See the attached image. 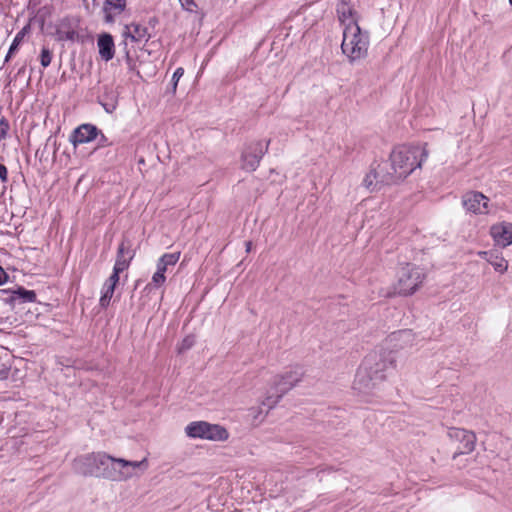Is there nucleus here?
I'll return each mask as SVG.
<instances>
[{
  "label": "nucleus",
  "mask_w": 512,
  "mask_h": 512,
  "mask_svg": "<svg viewBox=\"0 0 512 512\" xmlns=\"http://www.w3.org/2000/svg\"><path fill=\"white\" fill-rule=\"evenodd\" d=\"M8 124L5 122L0 123V140L4 139L7 135Z\"/></svg>",
  "instance_id": "obj_34"
},
{
  "label": "nucleus",
  "mask_w": 512,
  "mask_h": 512,
  "mask_svg": "<svg viewBox=\"0 0 512 512\" xmlns=\"http://www.w3.org/2000/svg\"><path fill=\"white\" fill-rule=\"evenodd\" d=\"M485 255L486 261L493 266L495 271L504 273L508 269V262L504 259L502 254L495 250L489 253H483Z\"/></svg>",
  "instance_id": "obj_19"
},
{
  "label": "nucleus",
  "mask_w": 512,
  "mask_h": 512,
  "mask_svg": "<svg viewBox=\"0 0 512 512\" xmlns=\"http://www.w3.org/2000/svg\"><path fill=\"white\" fill-rule=\"evenodd\" d=\"M481 198H482V201L485 200V202L482 203V207L487 208L488 198L485 195H483V194L481 195Z\"/></svg>",
  "instance_id": "obj_36"
},
{
  "label": "nucleus",
  "mask_w": 512,
  "mask_h": 512,
  "mask_svg": "<svg viewBox=\"0 0 512 512\" xmlns=\"http://www.w3.org/2000/svg\"><path fill=\"white\" fill-rule=\"evenodd\" d=\"M301 367H290L275 375L271 382L270 392L267 397V404L271 407L275 405L287 392L294 388L303 378Z\"/></svg>",
  "instance_id": "obj_4"
},
{
  "label": "nucleus",
  "mask_w": 512,
  "mask_h": 512,
  "mask_svg": "<svg viewBox=\"0 0 512 512\" xmlns=\"http://www.w3.org/2000/svg\"><path fill=\"white\" fill-rule=\"evenodd\" d=\"M7 278V275H6V272L4 271V269L0 266V285L3 284L5 282Z\"/></svg>",
  "instance_id": "obj_35"
},
{
  "label": "nucleus",
  "mask_w": 512,
  "mask_h": 512,
  "mask_svg": "<svg viewBox=\"0 0 512 512\" xmlns=\"http://www.w3.org/2000/svg\"><path fill=\"white\" fill-rule=\"evenodd\" d=\"M25 35V28L22 29L20 32H18L9 48V51L6 55L5 61H9L10 57L13 55V53L18 49V46L22 42Z\"/></svg>",
  "instance_id": "obj_25"
},
{
  "label": "nucleus",
  "mask_w": 512,
  "mask_h": 512,
  "mask_svg": "<svg viewBox=\"0 0 512 512\" xmlns=\"http://www.w3.org/2000/svg\"><path fill=\"white\" fill-rule=\"evenodd\" d=\"M427 144L415 146H400L395 148L390 155L392 172L381 177V181L395 183L406 178L428 158Z\"/></svg>",
  "instance_id": "obj_2"
},
{
  "label": "nucleus",
  "mask_w": 512,
  "mask_h": 512,
  "mask_svg": "<svg viewBox=\"0 0 512 512\" xmlns=\"http://www.w3.org/2000/svg\"><path fill=\"white\" fill-rule=\"evenodd\" d=\"M8 178V172L5 165L0 164V179L4 183L7 181Z\"/></svg>",
  "instance_id": "obj_33"
},
{
  "label": "nucleus",
  "mask_w": 512,
  "mask_h": 512,
  "mask_svg": "<svg viewBox=\"0 0 512 512\" xmlns=\"http://www.w3.org/2000/svg\"><path fill=\"white\" fill-rule=\"evenodd\" d=\"M114 291H115V286H113L112 284L104 283V285L102 287V291H101V297L99 300V304L101 307L106 308L109 306L110 301L113 297Z\"/></svg>",
  "instance_id": "obj_24"
},
{
  "label": "nucleus",
  "mask_w": 512,
  "mask_h": 512,
  "mask_svg": "<svg viewBox=\"0 0 512 512\" xmlns=\"http://www.w3.org/2000/svg\"><path fill=\"white\" fill-rule=\"evenodd\" d=\"M184 74V69L179 67L175 70L174 74H173V77H172V81H173V91L176 90V87H177V84H178V81L179 79L183 76Z\"/></svg>",
  "instance_id": "obj_30"
},
{
  "label": "nucleus",
  "mask_w": 512,
  "mask_h": 512,
  "mask_svg": "<svg viewBox=\"0 0 512 512\" xmlns=\"http://www.w3.org/2000/svg\"><path fill=\"white\" fill-rule=\"evenodd\" d=\"M123 37L125 40L130 39L133 42L147 41L150 37L146 27L131 23L126 25L123 30Z\"/></svg>",
  "instance_id": "obj_16"
},
{
  "label": "nucleus",
  "mask_w": 512,
  "mask_h": 512,
  "mask_svg": "<svg viewBox=\"0 0 512 512\" xmlns=\"http://www.w3.org/2000/svg\"><path fill=\"white\" fill-rule=\"evenodd\" d=\"M490 235L495 244L500 247L512 245V223L500 222L490 228Z\"/></svg>",
  "instance_id": "obj_13"
},
{
  "label": "nucleus",
  "mask_w": 512,
  "mask_h": 512,
  "mask_svg": "<svg viewBox=\"0 0 512 512\" xmlns=\"http://www.w3.org/2000/svg\"><path fill=\"white\" fill-rule=\"evenodd\" d=\"M449 438L458 443L459 454L470 453L474 450L476 444V435L470 431L461 428H451L448 432Z\"/></svg>",
  "instance_id": "obj_10"
},
{
  "label": "nucleus",
  "mask_w": 512,
  "mask_h": 512,
  "mask_svg": "<svg viewBox=\"0 0 512 512\" xmlns=\"http://www.w3.org/2000/svg\"><path fill=\"white\" fill-rule=\"evenodd\" d=\"M165 281V274L157 269L156 272L153 274L151 283L149 285H154V287H160L165 283Z\"/></svg>",
  "instance_id": "obj_27"
},
{
  "label": "nucleus",
  "mask_w": 512,
  "mask_h": 512,
  "mask_svg": "<svg viewBox=\"0 0 512 512\" xmlns=\"http://www.w3.org/2000/svg\"><path fill=\"white\" fill-rule=\"evenodd\" d=\"M396 365V357L379 345L362 360L353 381V389L362 394L372 393L385 381L386 371Z\"/></svg>",
  "instance_id": "obj_1"
},
{
  "label": "nucleus",
  "mask_w": 512,
  "mask_h": 512,
  "mask_svg": "<svg viewBox=\"0 0 512 512\" xmlns=\"http://www.w3.org/2000/svg\"><path fill=\"white\" fill-rule=\"evenodd\" d=\"M415 335L411 330H400L391 333L380 346L397 358V353L414 345Z\"/></svg>",
  "instance_id": "obj_8"
},
{
  "label": "nucleus",
  "mask_w": 512,
  "mask_h": 512,
  "mask_svg": "<svg viewBox=\"0 0 512 512\" xmlns=\"http://www.w3.org/2000/svg\"><path fill=\"white\" fill-rule=\"evenodd\" d=\"M109 462L110 455L104 452L89 453L78 457L74 461V468L82 475L101 477V471H104Z\"/></svg>",
  "instance_id": "obj_7"
},
{
  "label": "nucleus",
  "mask_w": 512,
  "mask_h": 512,
  "mask_svg": "<svg viewBox=\"0 0 512 512\" xmlns=\"http://www.w3.org/2000/svg\"><path fill=\"white\" fill-rule=\"evenodd\" d=\"M79 35L75 28L71 25L70 21L62 20L56 29V40L58 41H76Z\"/></svg>",
  "instance_id": "obj_18"
},
{
  "label": "nucleus",
  "mask_w": 512,
  "mask_h": 512,
  "mask_svg": "<svg viewBox=\"0 0 512 512\" xmlns=\"http://www.w3.org/2000/svg\"><path fill=\"white\" fill-rule=\"evenodd\" d=\"M509 3L512 5V0H509Z\"/></svg>",
  "instance_id": "obj_38"
},
{
  "label": "nucleus",
  "mask_w": 512,
  "mask_h": 512,
  "mask_svg": "<svg viewBox=\"0 0 512 512\" xmlns=\"http://www.w3.org/2000/svg\"><path fill=\"white\" fill-rule=\"evenodd\" d=\"M387 173L385 165H377L372 168L364 177L362 185L370 192H374L380 188L382 184H387L381 181V177Z\"/></svg>",
  "instance_id": "obj_14"
},
{
  "label": "nucleus",
  "mask_w": 512,
  "mask_h": 512,
  "mask_svg": "<svg viewBox=\"0 0 512 512\" xmlns=\"http://www.w3.org/2000/svg\"><path fill=\"white\" fill-rule=\"evenodd\" d=\"M479 194L475 192L466 193L463 196V206L467 212L477 214L480 206Z\"/></svg>",
  "instance_id": "obj_23"
},
{
  "label": "nucleus",
  "mask_w": 512,
  "mask_h": 512,
  "mask_svg": "<svg viewBox=\"0 0 512 512\" xmlns=\"http://www.w3.org/2000/svg\"><path fill=\"white\" fill-rule=\"evenodd\" d=\"M245 246H246V252H250L251 247H252V242L251 241H247L245 243Z\"/></svg>",
  "instance_id": "obj_37"
},
{
  "label": "nucleus",
  "mask_w": 512,
  "mask_h": 512,
  "mask_svg": "<svg viewBox=\"0 0 512 512\" xmlns=\"http://www.w3.org/2000/svg\"><path fill=\"white\" fill-rule=\"evenodd\" d=\"M368 36L363 33L358 23H351L343 28L341 49L350 61L364 58L368 50Z\"/></svg>",
  "instance_id": "obj_3"
},
{
  "label": "nucleus",
  "mask_w": 512,
  "mask_h": 512,
  "mask_svg": "<svg viewBox=\"0 0 512 512\" xmlns=\"http://www.w3.org/2000/svg\"><path fill=\"white\" fill-rule=\"evenodd\" d=\"M52 60V53L48 48H43L40 54V61L43 67H48Z\"/></svg>",
  "instance_id": "obj_29"
},
{
  "label": "nucleus",
  "mask_w": 512,
  "mask_h": 512,
  "mask_svg": "<svg viewBox=\"0 0 512 512\" xmlns=\"http://www.w3.org/2000/svg\"><path fill=\"white\" fill-rule=\"evenodd\" d=\"M357 3L358 0H338V19L344 27L351 23H358Z\"/></svg>",
  "instance_id": "obj_12"
},
{
  "label": "nucleus",
  "mask_w": 512,
  "mask_h": 512,
  "mask_svg": "<svg viewBox=\"0 0 512 512\" xmlns=\"http://www.w3.org/2000/svg\"><path fill=\"white\" fill-rule=\"evenodd\" d=\"M195 343V338L192 335L186 336L178 346L179 353L190 349Z\"/></svg>",
  "instance_id": "obj_28"
},
{
  "label": "nucleus",
  "mask_w": 512,
  "mask_h": 512,
  "mask_svg": "<svg viewBox=\"0 0 512 512\" xmlns=\"http://www.w3.org/2000/svg\"><path fill=\"white\" fill-rule=\"evenodd\" d=\"M121 458L110 456V462L104 471H101V477L111 481H127L135 476V473L125 469L117 461Z\"/></svg>",
  "instance_id": "obj_11"
},
{
  "label": "nucleus",
  "mask_w": 512,
  "mask_h": 512,
  "mask_svg": "<svg viewBox=\"0 0 512 512\" xmlns=\"http://www.w3.org/2000/svg\"><path fill=\"white\" fill-rule=\"evenodd\" d=\"M126 6L125 0H106L105 10L114 9L116 13H121Z\"/></svg>",
  "instance_id": "obj_26"
},
{
  "label": "nucleus",
  "mask_w": 512,
  "mask_h": 512,
  "mask_svg": "<svg viewBox=\"0 0 512 512\" xmlns=\"http://www.w3.org/2000/svg\"><path fill=\"white\" fill-rule=\"evenodd\" d=\"M126 253H128V247L124 242H122L118 247L117 258L113 267L117 269V271H125L126 269H128L130 261L133 258V255L126 257Z\"/></svg>",
  "instance_id": "obj_21"
},
{
  "label": "nucleus",
  "mask_w": 512,
  "mask_h": 512,
  "mask_svg": "<svg viewBox=\"0 0 512 512\" xmlns=\"http://www.w3.org/2000/svg\"><path fill=\"white\" fill-rule=\"evenodd\" d=\"M97 46L99 50V55L104 61H109L114 57V41L113 37L110 34H101L98 37Z\"/></svg>",
  "instance_id": "obj_17"
},
{
  "label": "nucleus",
  "mask_w": 512,
  "mask_h": 512,
  "mask_svg": "<svg viewBox=\"0 0 512 512\" xmlns=\"http://www.w3.org/2000/svg\"><path fill=\"white\" fill-rule=\"evenodd\" d=\"M270 140L255 141L249 144L241 156L242 169L252 172L259 166L261 158L268 151Z\"/></svg>",
  "instance_id": "obj_9"
},
{
  "label": "nucleus",
  "mask_w": 512,
  "mask_h": 512,
  "mask_svg": "<svg viewBox=\"0 0 512 512\" xmlns=\"http://www.w3.org/2000/svg\"><path fill=\"white\" fill-rule=\"evenodd\" d=\"M185 433L190 438H201L209 441H226L229 438L227 429L219 424L206 421H194L185 427Z\"/></svg>",
  "instance_id": "obj_6"
},
{
  "label": "nucleus",
  "mask_w": 512,
  "mask_h": 512,
  "mask_svg": "<svg viewBox=\"0 0 512 512\" xmlns=\"http://www.w3.org/2000/svg\"><path fill=\"white\" fill-rule=\"evenodd\" d=\"M117 462L121 466H123L125 469H129L130 471L134 472L135 476L137 475L135 470H138L141 473H144L149 467V462H148L147 457H144L140 461H130V460H126L123 458V459L118 460Z\"/></svg>",
  "instance_id": "obj_22"
},
{
  "label": "nucleus",
  "mask_w": 512,
  "mask_h": 512,
  "mask_svg": "<svg viewBox=\"0 0 512 512\" xmlns=\"http://www.w3.org/2000/svg\"><path fill=\"white\" fill-rule=\"evenodd\" d=\"M181 252L165 253L157 261V269L165 274L169 267L175 266L179 261Z\"/></svg>",
  "instance_id": "obj_20"
},
{
  "label": "nucleus",
  "mask_w": 512,
  "mask_h": 512,
  "mask_svg": "<svg viewBox=\"0 0 512 512\" xmlns=\"http://www.w3.org/2000/svg\"><path fill=\"white\" fill-rule=\"evenodd\" d=\"M98 135V129L91 124H82L74 130L71 136V142L76 147L79 144H84L93 141Z\"/></svg>",
  "instance_id": "obj_15"
},
{
  "label": "nucleus",
  "mask_w": 512,
  "mask_h": 512,
  "mask_svg": "<svg viewBox=\"0 0 512 512\" xmlns=\"http://www.w3.org/2000/svg\"><path fill=\"white\" fill-rule=\"evenodd\" d=\"M424 279L425 273L422 268L410 263H405L398 272L395 293L411 295L418 290Z\"/></svg>",
  "instance_id": "obj_5"
},
{
  "label": "nucleus",
  "mask_w": 512,
  "mask_h": 512,
  "mask_svg": "<svg viewBox=\"0 0 512 512\" xmlns=\"http://www.w3.org/2000/svg\"><path fill=\"white\" fill-rule=\"evenodd\" d=\"M20 294L25 299V301L32 302L35 300L36 295L34 291L21 290Z\"/></svg>",
  "instance_id": "obj_32"
},
{
  "label": "nucleus",
  "mask_w": 512,
  "mask_h": 512,
  "mask_svg": "<svg viewBox=\"0 0 512 512\" xmlns=\"http://www.w3.org/2000/svg\"><path fill=\"white\" fill-rule=\"evenodd\" d=\"M122 271H117V269L113 268V273L111 274V276L106 280L105 283L107 284H112L113 286L116 287L117 283L119 282V274L121 273Z\"/></svg>",
  "instance_id": "obj_31"
}]
</instances>
